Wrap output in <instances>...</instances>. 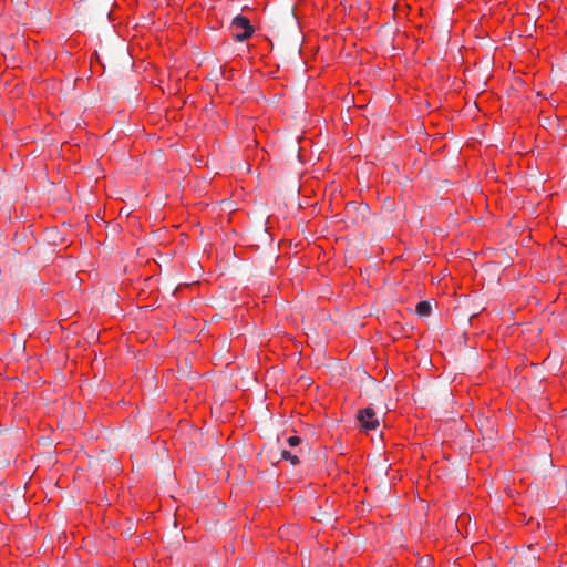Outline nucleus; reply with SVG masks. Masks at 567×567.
I'll list each match as a JSON object with an SVG mask.
<instances>
[{"instance_id": "nucleus-1", "label": "nucleus", "mask_w": 567, "mask_h": 567, "mask_svg": "<svg viewBox=\"0 0 567 567\" xmlns=\"http://www.w3.org/2000/svg\"><path fill=\"white\" fill-rule=\"evenodd\" d=\"M113 0H89L83 7V14L90 22H105L110 19Z\"/></svg>"}, {"instance_id": "nucleus-2", "label": "nucleus", "mask_w": 567, "mask_h": 567, "mask_svg": "<svg viewBox=\"0 0 567 567\" xmlns=\"http://www.w3.org/2000/svg\"><path fill=\"white\" fill-rule=\"evenodd\" d=\"M538 558L537 545L530 544L526 548L517 550L513 560L517 567H533Z\"/></svg>"}, {"instance_id": "nucleus-3", "label": "nucleus", "mask_w": 567, "mask_h": 567, "mask_svg": "<svg viewBox=\"0 0 567 567\" xmlns=\"http://www.w3.org/2000/svg\"><path fill=\"white\" fill-rule=\"evenodd\" d=\"M231 30L234 38L239 42L247 40L254 33L250 21L244 16H236L233 19Z\"/></svg>"}, {"instance_id": "nucleus-4", "label": "nucleus", "mask_w": 567, "mask_h": 567, "mask_svg": "<svg viewBox=\"0 0 567 567\" xmlns=\"http://www.w3.org/2000/svg\"><path fill=\"white\" fill-rule=\"evenodd\" d=\"M348 218H351L354 224L363 223L367 220L369 214V206L365 204L349 203L346 208Z\"/></svg>"}, {"instance_id": "nucleus-5", "label": "nucleus", "mask_w": 567, "mask_h": 567, "mask_svg": "<svg viewBox=\"0 0 567 567\" xmlns=\"http://www.w3.org/2000/svg\"><path fill=\"white\" fill-rule=\"evenodd\" d=\"M357 417L360 421L361 426L365 430H374L379 426V420L372 408L360 410Z\"/></svg>"}, {"instance_id": "nucleus-6", "label": "nucleus", "mask_w": 567, "mask_h": 567, "mask_svg": "<svg viewBox=\"0 0 567 567\" xmlns=\"http://www.w3.org/2000/svg\"><path fill=\"white\" fill-rule=\"evenodd\" d=\"M50 18L51 10L47 6H43L42 8L39 7L31 12L33 24L39 28L47 25L50 22Z\"/></svg>"}, {"instance_id": "nucleus-7", "label": "nucleus", "mask_w": 567, "mask_h": 567, "mask_svg": "<svg viewBox=\"0 0 567 567\" xmlns=\"http://www.w3.org/2000/svg\"><path fill=\"white\" fill-rule=\"evenodd\" d=\"M416 313L420 317H427L432 312V305L430 301H420L415 308Z\"/></svg>"}, {"instance_id": "nucleus-8", "label": "nucleus", "mask_w": 567, "mask_h": 567, "mask_svg": "<svg viewBox=\"0 0 567 567\" xmlns=\"http://www.w3.org/2000/svg\"><path fill=\"white\" fill-rule=\"evenodd\" d=\"M281 457L284 460L289 461L292 465H297V464L300 463V460H299V457L297 455H295V454H292V453H290L289 451H286V450H284L281 452Z\"/></svg>"}, {"instance_id": "nucleus-9", "label": "nucleus", "mask_w": 567, "mask_h": 567, "mask_svg": "<svg viewBox=\"0 0 567 567\" xmlns=\"http://www.w3.org/2000/svg\"><path fill=\"white\" fill-rule=\"evenodd\" d=\"M482 435L484 440L493 441L494 440V427L493 425H487L486 427L482 429Z\"/></svg>"}, {"instance_id": "nucleus-10", "label": "nucleus", "mask_w": 567, "mask_h": 567, "mask_svg": "<svg viewBox=\"0 0 567 567\" xmlns=\"http://www.w3.org/2000/svg\"><path fill=\"white\" fill-rule=\"evenodd\" d=\"M300 437L299 436H290L287 442L290 446H297L299 443H300Z\"/></svg>"}, {"instance_id": "nucleus-11", "label": "nucleus", "mask_w": 567, "mask_h": 567, "mask_svg": "<svg viewBox=\"0 0 567 567\" xmlns=\"http://www.w3.org/2000/svg\"><path fill=\"white\" fill-rule=\"evenodd\" d=\"M17 9L20 13L24 11V2L22 0H17Z\"/></svg>"}, {"instance_id": "nucleus-12", "label": "nucleus", "mask_w": 567, "mask_h": 567, "mask_svg": "<svg viewBox=\"0 0 567 567\" xmlns=\"http://www.w3.org/2000/svg\"><path fill=\"white\" fill-rule=\"evenodd\" d=\"M331 520V515L328 513H323L322 517L319 518V520Z\"/></svg>"}, {"instance_id": "nucleus-13", "label": "nucleus", "mask_w": 567, "mask_h": 567, "mask_svg": "<svg viewBox=\"0 0 567 567\" xmlns=\"http://www.w3.org/2000/svg\"><path fill=\"white\" fill-rule=\"evenodd\" d=\"M484 422H486L487 424H489V421H488L487 419H485V420H481V421H480L481 430H482V429H484V427H486V426L484 425Z\"/></svg>"}]
</instances>
